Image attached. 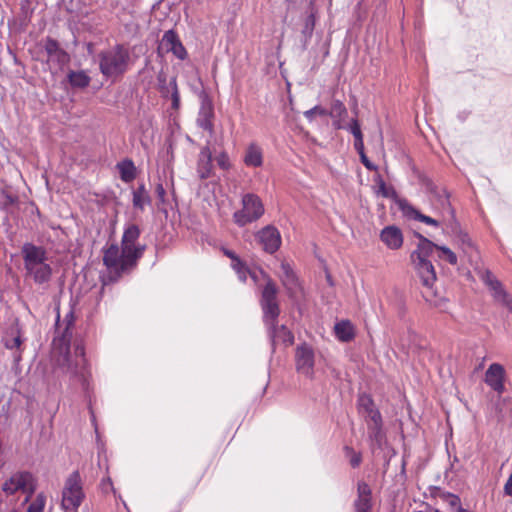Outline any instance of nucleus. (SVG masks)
Returning a JSON list of instances; mask_svg holds the SVG:
<instances>
[{
    "instance_id": "obj_1",
    "label": "nucleus",
    "mask_w": 512,
    "mask_h": 512,
    "mask_svg": "<svg viewBox=\"0 0 512 512\" xmlns=\"http://www.w3.org/2000/svg\"><path fill=\"white\" fill-rule=\"evenodd\" d=\"M21 253L27 276L31 277L36 284L48 283L52 277V267L47 263L46 250L42 246L27 242L23 244Z\"/></svg>"
},
{
    "instance_id": "obj_2",
    "label": "nucleus",
    "mask_w": 512,
    "mask_h": 512,
    "mask_svg": "<svg viewBox=\"0 0 512 512\" xmlns=\"http://www.w3.org/2000/svg\"><path fill=\"white\" fill-rule=\"evenodd\" d=\"M99 70L106 78H117L128 70L130 54L122 44H117L98 54Z\"/></svg>"
},
{
    "instance_id": "obj_3",
    "label": "nucleus",
    "mask_w": 512,
    "mask_h": 512,
    "mask_svg": "<svg viewBox=\"0 0 512 512\" xmlns=\"http://www.w3.org/2000/svg\"><path fill=\"white\" fill-rule=\"evenodd\" d=\"M83 485V479L78 470H74L67 476L61 492V508L64 512H78L86 498Z\"/></svg>"
},
{
    "instance_id": "obj_4",
    "label": "nucleus",
    "mask_w": 512,
    "mask_h": 512,
    "mask_svg": "<svg viewBox=\"0 0 512 512\" xmlns=\"http://www.w3.org/2000/svg\"><path fill=\"white\" fill-rule=\"evenodd\" d=\"M242 209L233 214V220L239 227L257 221L264 214V205L256 194L247 193L242 196Z\"/></svg>"
},
{
    "instance_id": "obj_5",
    "label": "nucleus",
    "mask_w": 512,
    "mask_h": 512,
    "mask_svg": "<svg viewBox=\"0 0 512 512\" xmlns=\"http://www.w3.org/2000/svg\"><path fill=\"white\" fill-rule=\"evenodd\" d=\"M137 260H131L126 257L124 249H119L118 245L111 244L104 249L103 263L107 267L111 280H117L123 272H126L136 265Z\"/></svg>"
},
{
    "instance_id": "obj_6",
    "label": "nucleus",
    "mask_w": 512,
    "mask_h": 512,
    "mask_svg": "<svg viewBox=\"0 0 512 512\" xmlns=\"http://www.w3.org/2000/svg\"><path fill=\"white\" fill-rule=\"evenodd\" d=\"M415 269L422 281V284L427 288V291L423 293L424 298L427 302L435 307L442 308L445 304L444 298H436L432 291V286L436 281L435 268L430 260H415L412 261Z\"/></svg>"
},
{
    "instance_id": "obj_7",
    "label": "nucleus",
    "mask_w": 512,
    "mask_h": 512,
    "mask_svg": "<svg viewBox=\"0 0 512 512\" xmlns=\"http://www.w3.org/2000/svg\"><path fill=\"white\" fill-rule=\"evenodd\" d=\"M76 359L73 362L69 356L65 357L64 372L70 378L79 383L84 391L89 389L90 371L88 369L87 360L84 357V349L77 347L75 350Z\"/></svg>"
},
{
    "instance_id": "obj_8",
    "label": "nucleus",
    "mask_w": 512,
    "mask_h": 512,
    "mask_svg": "<svg viewBox=\"0 0 512 512\" xmlns=\"http://www.w3.org/2000/svg\"><path fill=\"white\" fill-rule=\"evenodd\" d=\"M1 488L7 496L22 492L27 495L26 501H28L35 491L36 482L32 473L28 471H17L3 482Z\"/></svg>"
},
{
    "instance_id": "obj_9",
    "label": "nucleus",
    "mask_w": 512,
    "mask_h": 512,
    "mask_svg": "<svg viewBox=\"0 0 512 512\" xmlns=\"http://www.w3.org/2000/svg\"><path fill=\"white\" fill-rule=\"evenodd\" d=\"M260 304L265 325H272L274 322H277L280 308L277 302V287L271 279L267 281L262 290Z\"/></svg>"
},
{
    "instance_id": "obj_10",
    "label": "nucleus",
    "mask_w": 512,
    "mask_h": 512,
    "mask_svg": "<svg viewBox=\"0 0 512 512\" xmlns=\"http://www.w3.org/2000/svg\"><path fill=\"white\" fill-rule=\"evenodd\" d=\"M140 234V228L136 224H129L124 229L121 247L124 249V253H126L128 259L138 260L142 257L146 249V245L136 244Z\"/></svg>"
},
{
    "instance_id": "obj_11",
    "label": "nucleus",
    "mask_w": 512,
    "mask_h": 512,
    "mask_svg": "<svg viewBox=\"0 0 512 512\" xmlns=\"http://www.w3.org/2000/svg\"><path fill=\"white\" fill-rule=\"evenodd\" d=\"M479 277L488 287L494 301L501 304L510 313H512V297L504 289L502 283L492 274V272L490 270H484L480 272Z\"/></svg>"
},
{
    "instance_id": "obj_12",
    "label": "nucleus",
    "mask_w": 512,
    "mask_h": 512,
    "mask_svg": "<svg viewBox=\"0 0 512 512\" xmlns=\"http://www.w3.org/2000/svg\"><path fill=\"white\" fill-rule=\"evenodd\" d=\"M314 365V349L306 343L297 346L295 350V366L297 372L312 379L314 377Z\"/></svg>"
},
{
    "instance_id": "obj_13",
    "label": "nucleus",
    "mask_w": 512,
    "mask_h": 512,
    "mask_svg": "<svg viewBox=\"0 0 512 512\" xmlns=\"http://www.w3.org/2000/svg\"><path fill=\"white\" fill-rule=\"evenodd\" d=\"M257 241L266 253L274 254L279 250L282 240L279 230L273 225H267L255 235Z\"/></svg>"
},
{
    "instance_id": "obj_14",
    "label": "nucleus",
    "mask_w": 512,
    "mask_h": 512,
    "mask_svg": "<svg viewBox=\"0 0 512 512\" xmlns=\"http://www.w3.org/2000/svg\"><path fill=\"white\" fill-rule=\"evenodd\" d=\"M44 49L48 57V62H52L59 67L66 65L70 60L69 54L60 47L57 40L51 37L45 39Z\"/></svg>"
},
{
    "instance_id": "obj_15",
    "label": "nucleus",
    "mask_w": 512,
    "mask_h": 512,
    "mask_svg": "<svg viewBox=\"0 0 512 512\" xmlns=\"http://www.w3.org/2000/svg\"><path fill=\"white\" fill-rule=\"evenodd\" d=\"M505 370L501 364L492 363L485 373V383L495 392L503 393Z\"/></svg>"
},
{
    "instance_id": "obj_16",
    "label": "nucleus",
    "mask_w": 512,
    "mask_h": 512,
    "mask_svg": "<svg viewBox=\"0 0 512 512\" xmlns=\"http://www.w3.org/2000/svg\"><path fill=\"white\" fill-rule=\"evenodd\" d=\"M162 44L167 52H171L179 60L187 58V51L174 30H168L164 33Z\"/></svg>"
},
{
    "instance_id": "obj_17",
    "label": "nucleus",
    "mask_w": 512,
    "mask_h": 512,
    "mask_svg": "<svg viewBox=\"0 0 512 512\" xmlns=\"http://www.w3.org/2000/svg\"><path fill=\"white\" fill-rule=\"evenodd\" d=\"M268 335L274 347L277 343L291 345L294 342V335L285 325H278L274 322L272 325H266Z\"/></svg>"
},
{
    "instance_id": "obj_18",
    "label": "nucleus",
    "mask_w": 512,
    "mask_h": 512,
    "mask_svg": "<svg viewBox=\"0 0 512 512\" xmlns=\"http://www.w3.org/2000/svg\"><path fill=\"white\" fill-rule=\"evenodd\" d=\"M196 171L201 180L208 179L213 175L212 152L209 146L201 148L197 159Z\"/></svg>"
},
{
    "instance_id": "obj_19",
    "label": "nucleus",
    "mask_w": 512,
    "mask_h": 512,
    "mask_svg": "<svg viewBox=\"0 0 512 512\" xmlns=\"http://www.w3.org/2000/svg\"><path fill=\"white\" fill-rule=\"evenodd\" d=\"M359 411L365 414L366 418L371 422H380L382 420L379 409L375 406L372 397L366 393L358 396L357 400Z\"/></svg>"
},
{
    "instance_id": "obj_20",
    "label": "nucleus",
    "mask_w": 512,
    "mask_h": 512,
    "mask_svg": "<svg viewBox=\"0 0 512 512\" xmlns=\"http://www.w3.org/2000/svg\"><path fill=\"white\" fill-rule=\"evenodd\" d=\"M380 239L389 249L392 250L399 249L403 244L402 231L395 225L384 227L380 233Z\"/></svg>"
},
{
    "instance_id": "obj_21",
    "label": "nucleus",
    "mask_w": 512,
    "mask_h": 512,
    "mask_svg": "<svg viewBox=\"0 0 512 512\" xmlns=\"http://www.w3.org/2000/svg\"><path fill=\"white\" fill-rule=\"evenodd\" d=\"M214 116L213 105L210 100L205 96L197 117V125L203 130L213 133L212 118Z\"/></svg>"
},
{
    "instance_id": "obj_22",
    "label": "nucleus",
    "mask_w": 512,
    "mask_h": 512,
    "mask_svg": "<svg viewBox=\"0 0 512 512\" xmlns=\"http://www.w3.org/2000/svg\"><path fill=\"white\" fill-rule=\"evenodd\" d=\"M416 237L419 239V243L417 245V249L411 253V260H430L429 257L432 255L434 250L438 251L439 245L419 233H416Z\"/></svg>"
},
{
    "instance_id": "obj_23",
    "label": "nucleus",
    "mask_w": 512,
    "mask_h": 512,
    "mask_svg": "<svg viewBox=\"0 0 512 512\" xmlns=\"http://www.w3.org/2000/svg\"><path fill=\"white\" fill-rule=\"evenodd\" d=\"M280 278L290 295L297 291L299 287L298 278L291 266L286 262H282L280 265Z\"/></svg>"
},
{
    "instance_id": "obj_24",
    "label": "nucleus",
    "mask_w": 512,
    "mask_h": 512,
    "mask_svg": "<svg viewBox=\"0 0 512 512\" xmlns=\"http://www.w3.org/2000/svg\"><path fill=\"white\" fill-rule=\"evenodd\" d=\"M120 179L125 183H130L136 178V166L134 162L126 158L116 164Z\"/></svg>"
},
{
    "instance_id": "obj_25",
    "label": "nucleus",
    "mask_w": 512,
    "mask_h": 512,
    "mask_svg": "<svg viewBox=\"0 0 512 512\" xmlns=\"http://www.w3.org/2000/svg\"><path fill=\"white\" fill-rule=\"evenodd\" d=\"M67 81L74 89H85L89 86L91 78L84 70H70L67 74Z\"/></svg>"
},
{
    "instance_id": "obj_26",
    "label": "nucleus",
    "mask_w": 512,
    "mask_h": 512,
    "mask_svg": "<svg viewBox=\"0 0 512 512\" xmlns=\"http://www.w3.org/2000/svg\"><path fill=\"white\" fill-rule=\"evenodd\" d=\"M243 161L248 167H260L263 163L261 148L258 145L251 143L246 149Z\"/></svg>"
},
{
    "instance_id": "obj_27",
    "label": "nucleus",
    "mask_w": 512,
    "mask_h": 512,
    "mask_svg": "<svg viewBox=\"0 0 512 512\" xmlns=\"http://www.w3.org/2000/svg\"><path fill=\"white\" fill-rule=\"evenodd\" d=\"M335 335L341 342H349L354 336V327L349 320H341L334 326Z\"/></svg>"
},
{
    "instance_id": "obj_28",
    "label": "nucleus",
    "mask_w": 512,
    "mask_h": 512,
    "mask_svg": "<svg viewBox=\"0 0 512 512\" xmlns=\"http://www.w3.org/2000/svg\"><path fill=\"white\" fill-rule=\"evenodd\" d=\"M132 195V203L136 209L143 211L145 206L151 203V198L144 184H140L136 189H134Z\"/></svg>"
},
{
    "instance_id": "obj_29",
    "label": "nucleus",
    "mask_w": 512,
    "mask_h": 512,
    "mask_svg": "<svg viewBox=\"0 0 512 512\" xmlns=\"http://www.w3.org/2000/svg\"><path fill=\"white\" fill-rule=\"evenodd\" d=\"M383 426V420L380 422H371L368 423V434L369 438L375 442L377 445H381L382 441L384 440V433L382 430Z\"/></svg>"
},
{
    "instance_id": "obj_30",
    "label": "nucleus",
    "mask_w": 512,
    "mask_h": 512,
    "mask_svg": "<svg viewBox=\"0 0 512 512\" xmlns=\"http://www.w3.org/2000/svg\"><path fill=\"white\" fill-rule=\"evenodd\" d=\"M361 502L372 504L371 489L369 485L364 481H360L357 485V498L354 501V504H359Z\"/></svg>"
},
{
    "instance_id": "obj_31",
    "label": "nucleus",
    "mask_w": 512,
    "mask_h": 512,
    "mask_svg": "<svg viewBox=\"0 0 512 512\" xmlns=\"http://www.w3.org/2000/svg\"><path fill=\"white\" fill-rule=\"evenodd\" d=\"M406 214L408 216L412 217L413 219L418 220L420 222H423V223H425L427 225H432V226H435V227L439 226V222L436 219H434V218H432L430 216L422 214L420 211H418L417 209H415L412 206L408 207V209L406 210Z\"/></svg>"
},
{
    "instance_id": "obj_32",
    "label": "nucleus",
    "mask_w": 512,
    "mask_h": 512,
    "mask_svg": "<svg viewBox=\"0 0 512 512\" xmlns=\"http://www.w3.org/2000/svg\"><path fill=\"white\" fill-rule=\"evenodd\" d=\"M328 116L331 118H347L348 111L342 101L335 99L331 103V109L328 111Z\"/></svg>"
},
{
    "instance_id": "obj_33",
    "label": "nucleus",
    "mask_w": 512,
    "mask_h": 512,
    "mask_svg": "<svg viewBox=\"0 0 512 512\" xmlns=\"http://www.w3.org/2000/svg\"><path fill=\"white\" fill-rule=\"evenodd\" d=\"M432 192L434 193L435 197H437L442 208L446 209L451 215V217L454 218V209L451 206L448 192L445 189H442L440 191L435 190Z\"/></svg>"
},
{
    "instance_id": "obj_34",
    "label": "nucleus",
    "mask_w": 512,
    "mask_h": 512,
    "mask_svg": "<svg viewBox=\"0 0 512 512\" xmlns=\"http://www.w3.org/2000/svg\"><path fill=\"white\" fill-rule=\"evenodd\" d=\"M438 258L440 260L446 261L451 265H456L458 262L457 255L447 246L438 247Z\"/></svg>"
},
{
    "instance_id": "obj_35",
    "label": "nucleus",
    "mask_w": 512,
    "mask_h": 512,
    "mask_svg": "<svg viewBox=\"0 0 512 512\" xmlns=\"http://www.w3.org/2000/svg\"><path fill=\"white\" fill-rule=\"evenodd\" d=\"M232 268L238 275V278L240 281L245 282L247 279V275H251V277L255 278L254 273H252L247 266L242 262L241 259L237 260L236 262L232 263Z\"/></svg>"
},
{
    "instance_id": "obj_36",
    "label": "nucleus",
    "mask_w": 512,
    "mask_h": 512,
    "mask_svg": "<svg viewBox=\"0 0 512 512\" xmlns=\"http://www.w3.org/2000/svg\"><path fill=\"white\" fill-rule=\"evenodd\" d=\"M345 457L348 459L350 465L353 468H357L360 466L362 462V455L360 452H356L352 447L345 446L344 447Z\"/></svg>"
},
{
    "instance_id": "obj_37",
    "label": "nucleus",
    "mask_w": 512,
    "mask_h": 512,
    "mask_svg": "<svg viewBox=\"0 0 512 512\" xmlns=\"http://www.w3.org/2000/svg\"><path fill=\"white\" fill-rule=\"evenodd\" d=\"M440 498L446 502L454 511L459 510V507H462L461 505V499L458 495L450 493V492H443L440 495Z\"/></svg>"
},
{
    "instance_id": "obj_38",
    "label": "nucleus",
    "mask_w": 512,
    "mask_h": 512,
    "mask_svg": "<svg viewBox=\"0 0 512 512\" xmlns=\"http://www.w3.org/2000/svg\"><path fill=\"white\" fill-rule=\"evenodd\" d=\"M45 504L46 496L43 493H39L28 506L27 512H43Z\"/></svg>"
},
{
    "instance_id": "obj_39",
    "label": "nucleus",
    "mask_w": 512,
    "mask_h": 512,
    "mask_svg": "<svg viewBox=\"0 0 512 512\" xmlns=\"http://www.w3.org/2000/svg\"><path fill=\"white\" fill-rule=\"evenodd\" d=\"M169 86L171 88L172 108L177 110L180 107V94L177 86L176 77H173L170 80Z\"/></svg>"
},
{
    "instance_id": "obj_40",
    "label": "nucleus",
    "mask_w": 512,
    "mask_h": 512,
    "mask_svg": "<svg viewBox=\"0 0 512 512\" xmlns=\"http://www.w3.org/2000/svg\"><path fill=\"white\" fill-rule=\"evenodd\" d=\"M303 115L309 122H312L314 120L315 115L323 117L328 116V110L320 105H316L313 108L305 111Z\"/></svg>"
},
{
    "instance_id": "obj_41",
    "label": "nucleus",
    "mask_w": 512,
    "mask_h": 512,
    "mask_svg": "<svg viewBox=\"0 0 512 512\" xmlns=\"http://www.w3.org/2000/svg\"><path fill=\"white\" fill-rule=\"evenodd\" d=\"M314 27H315V16L313 13H310L306 19H305V24H304V27L302 29V34L304 35V37L307 39V38H311L312 34H313V31H314Z\"/></svg>"
},
{
    "instance_id": "obj_42",
    "label": "nucleus",
    "mask_w": 512,
    "mask_h": 512,
    "mask_svg": "<svg viewBox=\"0 0 512 512\" xmlns=\"http://www.w3.org/2000/svg\"><path fill=\"white\" fill-rule=\"evenodd\" d=\"M16 335H13L12 337H8L6 336L4 338V346L7 348V349H15V348H19L21 343H22V339H21V335H20V331L17 329L16 330Z\"/></svg>"
},
{
    "instance_id": "obj_43",
    "label": "nucleus",
    "mask_w": 512,
    "mask_h": 512,
    "mask_svg": "<svg viewBox=\"0 0 512 512\" xmlns=\"http://www.w3.org/2000/svg\"><path fill=\"white\" fill-rule=\"evenodd\" d=\"M346 130L354 136V139L363 137L360 124L356 118H353L350 123L346 125Z\"/></svg>"
},
{
    "instance_id": "obj_44",
    "label": "nucleus",
    "mask_w": 512,
    "mask_h": 512,
    "mask_svg": "<svg viewBox=\"0 0 512 512\" xmlns=\"http://www.w3.org/2000/svg\"><path fill=\"white\" fill-rule=\"evenodd\" d=\"M216 162L218 167L224 171L229 170L231 167L229 156L225 151L216 156Z\"/></svg>"
},
{
    "instance_id": "obj_45",
    "label": "nucleus",
    "mask_w": 512,
    "mask_h": 512,
    "mask_svg": "<svg viewBox=\"0 0 512 512\" xmlns=\"http://www.w3.org/2000/svg\"><path fill=\"white\" fill-rule=\"evenodd\" d=\"M459 242H460L461 248L463 249L464 252H467V249L472 248V246H473L470 237L466 233L459 235Z\"/></svg>"
},
{
    "instance_id": "obj_46",
    "label": "nucleus",
    "mask_w": 512,
    "mask_h": 512,
    "mask_svg": "<svg viewBox=\"0 0 512 512\" xmlns=\"http://www.w3.org/2000/svg\"><path fill=\"white\" fill-rule=\"evenodd\" d=\"M360 156V160L362 162V164L365 166V168H367L368 170L370 171H376L377 170V166L374 165L369 159L368 157L366 156L365 153H362L359 155Z\"/></svg>"
},
{
    "instance_id": "obj_47",
    "label": "nucleus",
    "mask_w": 512,
    "mask_h": 512,
    "mask_svg": "<svg viewBox=\"0 0 512 512\" xmlns=\"http://www.w3.org/2000/svg\"><path fill=\"white\" fill-rule=\"evenodd\" d=\"M155 192H156L158 200L161 203H164L165 202L166 191H165V188L163 187V185L161 183L157 184Z\"/></svg>"
},
{
    "instance_id": "obj_48",
    "label": "nucleus",
    "mask_w": 512,
    "mask_h": 512,
    "mask_svg": "<svg viewBox=\"0 0 512 512\" xmlns=\"http://www.w3.org/2000/svg\"><path fill=\"white\" fill-rule=\"evenodd\" d=\"M355 512H371L372 510V504H366V503H359L354 504Z\"/></svg>"
},
{
    "instance_id": "obj_49",
    "label": "nucleus",
    "mask_w": 512,
    "mask_h": 512,
    "mask_svg": "<svg viewBox=\"0 0 512 512\" xmlns=\"http://www.w3.org/2000/svg\"><path fill=\"white\" fill-rule=\"evenodd\" d=\"M333 127L337 130L346 129L345 120L346 118H332Z\"/></svg>"
},
{
    "instance_id": "obj_50",
    "label": "nucleus",
    "mask_w": 512,
    "mask_h": 512,
    "mask_svg": "<svg viewBox=\"0 0 512 512\" xmlns=\"http://www.w3.org/2000/svg\"><path fill=\"white\" fill-rule=\"evenodd\" d=\"M354 148L358 152L359 155L362 153H365L363 137L354 139Z\"/></svg>"
},
{
    "instance_id": "obj_51",
    "label": "nucleus",
    "mask_w": 512,
    "mask_h": 512,
    "mask_svg": "<svg viewBox=\"0 0 512 512\" xmlns=\"http://www.w3.org/2000/svg\"><path fill=\"white\" fill-rule=\"evenodd\" d=\"M223 253H224V255H226L228 258H230L232 260V263H234L240 259L235 252H233L229 249L223 248Z\"/></svg>"
},
{
    "instance_id": "obj_52",
    "label": "nucleus",
    "mask_w": 512,
    "mask_h": 512,
    "mask_svg": "<svg viewBox=\"0 0 512 512\" xmlns=\"http://www.w3.org/2000/svg\"><path fill=\"white\" fill-rule=\"evenodd\" d=\"M378 184H379V190L382 193V195L384 197H387L388 196V191H387V188H386L385 181L380 178L379 181H378Z\"/></svg>"
},
{
    "instance_id": "obj_53",
    "label": "nucleus",
    "mask_w": 512,
    "mask_h": 512,
    "mask_svg": "<svg viewBox=\"0 0 512 512\" xmlns=\"http://www.w3.org/2000/svg\"><path fill=\"white\" fill-rule=\"evenodd\" d=\"M106 485L110 486V487H111V489H113V487H112V481H111V479H110L109 477H108L107 479H103V480H102V487H103V489H105V486H106Z\"/></svg>"
},
{
    "instance_id": "obj_54",
    "label": "nucleus",
    "mask_w": 512,
    "mask_h": 512,
    "mask_svg": "<svg viewBox=\"0 0 512 512\" xmlns=\"http://www.w3.org/2000/svg\"><path fill=\"white\" fill-rule=\"evenodd\" d=\"M91 419H92V423H93V424H94V426H95V432H96V434L98 435L97 426H96V424H95L96 419H95V416H94L93 412H91Z\"/></svg>"
},
{
    "instance_id": "obj_55",
    "label": "nucleus",
    "mask_w": 512,
    "mask_h": 512,
    "mask_svg": "<svg viewBox=\"0 0 512 512\" xmlns=\"http://www.w3.org/2000/svg\"><path fill=\"white\" fill-rule=\"evenodd\" d=\"M168 91H169L168 87L161 86V92L163 95H166V93H168Z\"/></svg>"
},
{
    "instance_id": "obj_56",
    "label": "nucleus",
    "mask_w": 512,
    "mask_h": 512,
    "mask_svg": "<svg viewBox=\"0 0 512 512\" xmlns=\"http://www.w3.org/2000/svg\"><path fill=\"white\" fill-rule=\"evenodd\" d=\"M454 512H471V511H469L468 509H465L463 507H459V510H456Z\"/></svg>"
},
{
    "instance_id": "obj_57",
    "label": "nucleus",
    "mask_w": 512,
    "mask_h": 512,
    "mask_svg": "<svg viewBox=\"0 0 512 512\" xmlns=\"http://www.w3.org/2000/svg\"><path fill=\"white\" fill-rule=\"evenodd\" d=\"M25 307L28 310L29 314L35 316L34 312L30 309V307L27 304H25Z\"/></svg>"
},
{
    "instance_id": "obj_58",
    "label": "nucleus",
    "mask_w": 512,
    "mask_h": 512,
    "mask_svg": "<svg viewBox=\"0 0 512 512\" xmlns=\"http://www.w3.org/2000/svg\"><path fill=\"white\" fill-rule=\"evenodd\" d=\"M158 80L160 83H163V84L165 83V78L162 77L161 75L158 77Z\"/></svg>"
},
{
    "instance_id": "obj_59",
    "label": "nucleus",
    "mask_w": 512,
    "mask_h": 512,
    "mask_svg": "<svg viewBox=\"0 0 512 512\" xmlns=\"http://www.w3.org/2000/svg\"><path fill=\"white\" fill-rule=\"evenodd\" d=\"M24 2H25V5H29L31 0H25Z\"/></svg>"
}]
</instances>
